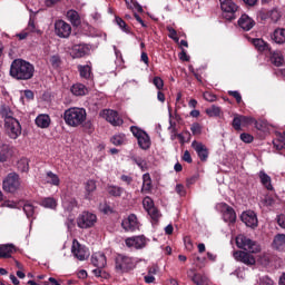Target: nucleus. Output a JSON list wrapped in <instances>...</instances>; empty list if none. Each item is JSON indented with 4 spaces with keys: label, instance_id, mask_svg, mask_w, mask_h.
Instances as JSON below:
<instances>
[{
    "label": "nucleus",
    "instance_id": "nucleus-9",
    "mask_svg": "<svg viewBox=\"0 0 285 285\" xmlns=\"http://www.w3.org/2000/svg\"><path fill=\"white\" fill-rule=\"evenodd\" d=\"M97 224V215L90 212H82L77 218L78 228H92Z\"/></svg>",
    "mask_w": 285,
    "mask_h": 285
},
{
    "label": "nucleus",
    "instance_id": "nucleus-43",
    "mask_svg": "<svg viewBox=\"0 0 285 285\" xmlns=\"http://www.w3.org/2000/svg\"><path fill=\"white\" fill-rule=\"evenodd\" d=\"M206 115H208V117H219V115H222V108L213 105L206 109Z\"/></svg>",
    "mask_w": 285,
    "mask_h": 285
},
{
    "label": "nucleus",
    "instance_id": "nucleus-30",
    "mask_svg": "<svg viewBox=\"0 0 285 285\" xmlns=\"http://www.w3.org/2000/svg\"><path fill=\"white\" fill-rule=\"evenodd\" d=\"M12 253H14V246L0 245V258L8 259L12 257Z\"/></svg>",
    "mask_w": 285,
    "mask_h": 285
},
{
    "label": "nucleus",
    "instance_id": "nucleus-16",
    "mask_svg": "<svg viewBox=\"0 0 285 285\" xmlns=\"http://www.w3.org/2000/svg\"><path fill=\"white\" fill-rule=\"evenodd\" d=\"M240 219L248 228H257V225L259 224L257 220V214L253 210L244 212L240 215Z\"/></svg>",
    "mask_w": 285,
    "mask_h": 285
},
{
    "label": "nucleus",
    "instance_id": "nucleus-49",
    "mask_svg": "<svg viewBox=\"0 0 285 285\" xmlns=\"http://www.w3.org/2000/svg\"><path fill=\"white\" fill-rule=\"evenodd\" d=\"M147 213L151 217V219H154L155 222H157V219L161 217V215L159 214V210L155 206L148 209Z\"/></svg>",
    "mask_w": 285,
    "mask_h": 285
},
{
    "label": "nucleus",
    "instance_id": "nucleus-26",
    "mask_svg": "<svg viewBox=\"0 0 285 285\" xmlns=\"http://www.w3.org/2000/svg\"><path fill=\"white\" fill-rule=\"evenodd\" d=\"M140 190L145 195L153 190V178H150V174L147 173L142 175V186Z\"/></svg>",
    "mask_w": 285,
    "mask_h": 285
},
{
    "label": "nucleus",
    "instance_id": "nucleus-13",
    "mask_svg": "<svg viewBox=\"0 0 285 285\" xmlns=\"http://www.w3.org/2000/svg\"><path fill=\"white\" fill-rule=\"evenodd\" d=\"M100 117L106 119L111 126H121L124 124V119L119 117V114L112 109H104L100 112Z\"/></svg>",
    "mask_w": 285,
    "mask_h": 285
},
{
    "label": "nucleus",
    "instance_id": "nucleus-60",
    "mask_svg": "<svg viewBox=\"0 0 285 285\" xmlns=\"http://www.w3.org/2000/svg\"><path fill=\"white\" fill-rule=\"evenodd\" d=\"M169 130L171 132V140L175 141L177 139V127H175V124L170 121Z\"/></svg>",
    "mask_w": 285,
    "mask_h": 285
},
{
    "label": "nucleus",
    "instance_id": "nucleus-53",
    "mask_svg": "<svg viewBox=\"0 0 285 285\" xmlns=\"http://www.w3.org/2000/svg\"><path fill=\"white\" fill-rule=\"evenodd\" d=\"M154 86L157 88V90H163L164 89V79L160 77H155L153 79Z\"/></svg>",
    "mask_w": 285,
    "mask_h": 285
},
{
    "label": "nucleus",
    "instance_id": "nucleus-11",
    "mask_svg": "<svg viewBox=\"0 0 285 285\" xmlns=\"http://www.w3.org/2000/svg\"><path fill=\"white\" fill-rule=\"evenodd\" d=\"M4 129L10 139H19L21 135V122L17 118L9 120V122H4Z\"/></svg>",
    "mask_w": 285,
    "mask_h": 285
},
{
    "label": "nucleus",
    "instance_id": "nucleus-36",
    "mask_svg": "<svg viewBox=\"0 0 285 285\" xmlns=\"http://www.w3.org/2000/svg\"><path fill=\"white\" fill-rule=\"evenodd\" d=\"M110 141L114 146H124L127 144L128 139L124 134H116L110 138Z\"/></svg>",
    "mask_w": 285,
    "mask_h": 285
},
{
    "label": "nucleus",
    "instance_id": "nucleus-37",
    "mask_svg": "<svg viewBox=\"0 0 285 285\" xmlns=\"http://www.w3.org/2000/svg\"><path fill=\"white\" fill-rule=\"evenodd\" d=\"M40 206L55 210V208H57V199H55L53 197L43 198L40 203Z\"/></svg>",
    "mask_w": 285,
    "mask_h": 285
},
{
    "label": "nucleus",
    "instance_id": "nucleus-24",
    "mask_svg": "<svg viewBox=\"0 0 285 285\" xmlns=\"http://www.w3.org/2000/svg\"><path fill=\"white\" fill-rule=\"evenodd\" d=\"M272 248L274 250H284L285 249V234H277L272 243Z\"/></svg>",
    "mask_w": 285,
    "mask_h": 285
},
{
    "label": "nucleus",
    "instance_id": "nucleus-3",
    "mask_svg": "<svg viewBox=\"0 0 285 285\" xmlns=\"http://www.w3.org/2000/svg\"><path fill=\"white\" fill-rule=\"evenodd\" d=\"M86 109L77 107L69 108L63 114L65 124L71 128L81 126L86 121Z\"/></svg>",
    "mask_w": 285,
    "mask_h": 285
},
{
    "label": "nucleus",
    "instance_id": "nucleus-55",
    "mask_svg": "<svg viewBox=\"0 0 285 285\" xmlns=\"http://www.w3.org/2000/svg\"><path fill=\"white\" fill-rule=\"evenodd\" d=\"M116 23L121 30H124V32H128V27L126 26V21H124V19L116 17Z\"/></svg>",
    "mask_w": 285,
    "mask_h": 285
},
{
    "label": "nucleus",
    "instance_id": "nucleus-18",
    "mask_svg": "<svg viewBox=\"0 0 285 285\" xmlns=\"http://www.w3.org/2000/svg\"><path fill=\"white\" fill-rule=\"evenodd\" d=\"M91 264H94L96 268H106V264H108L106 254L101 252L94 253L91 256Z\"/></svg>",
    "mask_w": 285,
    "mask_h": 285
},
{
    "label": "nucleus",
    "instance_id": "nucleus-50",
    "mask_svg": "<svg viewBox=\"0 0 285 285\" xmlns=\"http://www.w3.org/2000/svg\"><path fill=\"white\" fill-rule=\"evenodd\" d=\"M23 212L26 213L28 218L33 217L35 206H32V204H24Z\"/></svg>",
    "mask_w": 285,
    "mask_h": 285
},
{
    "label": "nucleus",
    "instance_id": "nucleus-32",
    "mask_svg": "<svg viewBox=\"0 0 285 285\" xmlns=\"http://www.w3.org/2000/svg\"><path fill=\"white\" fill-rule=\"evenodd\" d=\"M71 92L76 97H83V95H88V88L81 83H76L71 87Z\"/></svg>",
    "mask_w": 285,
    "mask_h": 285
},
{
    "label": "nucleus",
    "instance_id": "nucleus-59",
    "mask_svg": "<svg viewBox=\"0 0 285 285\" xmlns=\"http://www.w3.org/2000/svg\"><path fill=\"white\" fill-rule=\"evenodd\" d=\"M259 285H275V282L268 276H263L259 278Z\"/></svg>",
    "mask_w": 285,
    "mask_h": 285
},
{
    "label": "nucleus",
    "instance_id": "nucleus-64",
    "mask_svg": "<svg viewBox=\"0 0 285 285\" xmlns=\"http://www.w3.org/2000/svg\"><path fill=\"white\" fill-rule=\"evenodd\" d=\"M45 285H61V283L55 277H49L48 282H45Z\"/></svg>",
    "mask_w": 285,
    "mask_h": 285
},
{
    "label": "nucleus",
    "instance_id": "nucleus-34",
    "mask_svg": "<svg viewBox=\"0 0 285 285\" xmlns=\"http://www.w3.org/2000/svg\"><path fill=\"white\" fill-rule=\"evenodd\" d=\"M239 118H240V124L243 128H246L247 126H253V124H255L256 128L258 130L261 129L259 122H257L253 117L239 115Z\"/></svg>",
    "mask_w": 285,
    "mask_h": 285
},
{
    "label": "nucleus",
    "instance_id": "nucleus-7",
    "mask_svg": "<svg viewBox=\"0 0 285 285\" xmlns=\"http://www.w3.org/2000/svg\"><path fill=\"white\" fill-rule=\"evenodd\" d=\"M130 130H131L134 137H136V139L138 141V146L142 150H148V148H150V136H148L146 131H144L142 129H140L137 126H131Z\"/></svg>",
    "mask_w": 285,
    "mask_h": 285
},
{
    "label": "nucleus",
    "instance_id": "nucleus-62",
    "mask_svg": "<svg viewBox=\"0 0 285 285\" xmlns=\"http://www.w3.org/2000/svg\"><path fill=\"white\" fill-rule=\"evenodd\" d=\"M228 95L230 97H234V99H236L237 104H242V94H239V91H228Z\"/></svg>",
    "mask_w": 285,
    "mask_h": 285
},
{
    "label": "nucleus",
    "instance_id": "nucleus-51",
    "mask_svg": "<svg viewBox=\"0 0 285 285\" xmlns=\"http://www.w3.org/2000/svg\"><path fill=\"white\" fill-rule=\"evenodd\" d=\"M232 126H233L234 130H242L243 125H242L239 115H235Z\"/></svg>",
    "mask_w": 285,
    "mask_h": 285
},
{
    "label": "nucleus",
    "instance_id": "nucleus-56",
    "mask_svg": "<svg viewBox=\"0 0 285 285\" xmlns=\"http://www.w3.org/2000/svg\"><path fill=\"white\" fill-rule=\"evenodd\" d=\"M240 139L244 141V144H253V136L250 134L243 132L240 134Z\"/></svg>",
    "mask_w": 285,
    "mask_h": 285
},
{
    "label": "nucleus",
    "instance_id": "nucleus-41",
    "mask_svg": "<svg viewBox=\"0 0 285 285\" xmlns=\"http://www.w3.org/2000/svg\"><path fill=\"white\" fill-rule=\"evenodd\" d=\"M191 282L196 285H208V277L204 274H194Z\"/></svg>",
    "mask_w": 285,
    "mask_h": 285
},
{
    "label": "nucleus",
    "instance_id": "nucleus-4",
    "mask_svg": "<svg viewBox=\"0 0 285 285\" xmlns=\"http://www.w3.org/2000/svg\"><path fill=\"white\" fill-rule=\"evenodd\" d=\"M136 267L137 259L126 255H118L116 257V271L118 273H130V271H135Z\"/></svg>",
    "mask_w": 285,
    "mask_h": 285
},
{
    "label": "nucleus",
    "instance_id": "nucleus-14",
    "mask_svg": "<svg viewBox=\"0 0 285 285\" xmlns=\"http://www.w3.org/2000/svg\"><path fill=\"white\" fill-rule=\"evenodd\" d=\"M139 220L137 219V215L130 214L127 218H124L121 222V227L126 233H135V230H139Z\"/></svg>",
    "mask_w": 285,
    "mask_h": 285
},
{
    "label": "nucleus",
    "instance_id": "nucleus-23",
    "mask_svg": "<svg viewBox=\"0 0 285 285\" xmlns=\"http://www.w3.org/2000/svg\"><path fill=\"white\" fill-rule=\"evenodd\" d=\"M0 116L4 120V124H8L9 121L14 120V112H12V109L10 107L3 105L0 107Z\"/></svg>",
    "mask_w": 285,
    "mask_h": 285
},
{
    "label": "nucleus",
    "instance_id": "nucleus-5",
    "mask_svg": "<svg viewBox=\"0 0 285 285\" xmlns=\"http://www.w3.org/2000/svg\"><path fill=\"white\" fill-rule=\"evenodd\" d=\"M220 10L223 12L224 19L227 21H234L237 19V12L239 11V6L233 0H219Z\"/></svg>",
    "mask_w": 285,
    "mask_h": 285
},
{
    "label": "nucleus",
    "instance_id": "nucleus-47",
    "mask_svg": "<svg viewBox=\"0 0 285 285\" xmlns=\"http://www.w3.org/2000/svg\"><path fill=\"white\" fill-rule=\"evenodd\" d=\"M273 145L276 147V150H283L285 148V134L281 136L278 139L273 141Z\"/></svg>",
    "mask_w": 285,
    "mask_h": 285
},
{
    "label": "nucleus",
    "instance_id": "nucleus-8",
    "mask_svg": "<svg viewBox=\"0 0 285 285\" xmlns=\"http://www.w3.org/2000/svg\"><path fill=\"white\" fill-rule=\"evenodd\" d=\"M150 239L146 238L144 235L132 236L125 239L127 248H134L135 250H141L148 246Z\"/></svg>",
    "mask_w": 285,
    "mask_h": 285
},
{
    "label": "nucleus",
    "instance_id": "nucleus-33",
    "mask_svg": "<svg viewBox=\"0 0 285 285\" xmlns=\"http://www.w3.org/2000/svg\"><path fill=\"white\" fill-rule=\"evenodd\" d=\"M67 19L72 23V26H79L81 23V18L79 17V12L75 10L67 11Z\"/></svg>",
    "mask_w": 285,
    "mask_h": 285
},
{
    "label": "nucleus",
    "instance_id": "nucleus-54",
    "mask_svg": "<svg viewBox=\"0 0 285 285\" xmlns=\"http://www.w3.org/2000/svg\"><path fill=\"white\" fill-rule=\"evenodd\" d=\"M193 135H202V125L199 122H194L190 127Z\"/></svg>",
    "mask_w": 285,
    "mask_h": 285
},
{
    "label": "nucleus",
    "instance_id": "nucleus-57",
    "mask_svg": "<svg viewBox=\"0 0 285 285\" xmlns=\"http://www.w3.org/2000/svg\"><path fill=\"white\" fill-rule=\"evenodd\" d=\"M167 30L169 32V39H173L174 41H179V38L177 37V30L173 29V27H167Z\"/></svg>",
    "mask_w": 285,
    "mask_h": 285
},
{
    "label": "nucleus",
    "instance_id": "nucleus-19",
    "mask_svg": "<svg viewBox=\"0 0 285 285\" xmlns=\"http://www.w3.org/2000/svg\"><path fill=\"white\" fill-rule=\"evenodd\" d=\"M238 26L242 28V30H245V32H248V30H253L255 27V20L250 18L248 14H243L238 19Z\"/></svg>",
    "mask_w": 285,
    "mask_h": 285
},
{
    "label": "nucleus",
    "instance_id": "nucleus-46",
    "mask_svg": "<svg viewBox=\"0 0 285 285\" xmlns=\"http://www.w3.org/2000/svg\"><path fill=\"white\" fill-rule=\"evenodd\" d=\"M127 8H129V10H137L138 12H141L142 8L141 6H139V3H137V1L135 0H125Z\"/></svg>",
    "mask_w": 285,
    "mask_h": 285
},
{
    "label": "nucleus",
    "instance_id": "nucleus-35",
    "mask_svg": "<svg viewBox=\"0 0 285 285\" xmlns=\"http://www.w3.org/2000/svg\"><path fill=\"white\" fill-rule=\"evenodd\" d=\"M107 193L111 197H120L121 195H124V187H119L116 185H109V186H107Z\"/></svg>",
    "mask_w": 285,
    "mask_h": 285
},
{
    "label": "nucleus",
    "instance_id": "nucleus-10",
    "mask_svg": "<svg viewBox=\"0 0 285 285\" xmlns=\"http://www.w3.org/2000/svg\"><path fill=\"white\" fill-rule=\"evenodd\" d=\"M71 253L76 259H79V262H85V259L90 257V252L88 248L81 245L77 239L72 240Z\"/></svg>",
    "mask_w": 285,
    "mask_h": 285
},
{
    "label": "nucleus",
    "instance_id": "nucleus-21",
    "mask_svg": "<svg viewBox=\"0 0 285 285\" xmlns=\"http://www.w3.org/2000/svg\"><path fill=\"white\" fill-rule=\"evenodd\" d=\"M30 32H39V30H37V27L35 26V20L32 19L29 20L28 27L23 31L18 33L17 37L20 41H23V39H28Z\"/></svg>",
    "mask_w": 285,
    "mask_h": 285
},
{
    "label": "nucleus",
    "instance_id": "nucleus-61",
    "mask_svg": "<svg viewBox=\"0 0 285 285\" xmlns=\"http://www.w3.org/2000/svg\"><path fill=\"white\" fill-rule=\"evenodd\" d=\"M176 193L180 197H184L186 195V188L184 187V185L181 184L176 185Z\"/></svg>",
    "mask_w": 285,
    "mask_h": 285
},
{
    "label": "nucleus",
    "instance_id": "nucleus-6",
    "mask_svg": "<svg viewBox=\"0 0 285 285\" xmlns=\"http://www.w3.org/2000/svg\"><path fill=\"white\" fill-rule=\"evenodd\" d=\"M3 190L7 193H17L19 188L21 187V178H19V175L17 173H10L4 178L3 183Z\"/></svg>",
    "mask_w": 285,
    "mask_h": 285
},
{
    "label": "nucleus",
    "instance_id": "nucleus-58",
    "mask_svg": "<svg viewBox=\"0 0 285 285\" xmlns=\"http://www.w3.org/2000/svg\"><path fill=\"white\" fill-rule=\"evenodd\" d=\"M203 97L206 101H216L217 100V96H215L214 94H212L210 91H206L203 94Z\"/></svg>",
    "mask_w": 285,
    "mask_h": 285
},
{
    "label": "nucleus",
    "instance_id": "nucleus-1",
    "mask_svg": "<svg viewBox=\"0 0 285 285\" xmlns=\"http://www.w3.org/2000/svg\"><path fill=\"white\" fill-rule=\"evenodd\" d=\"M236 246L243 249L234 252L233 255L236 262H242V264H246V266H254L256 261L255 256H253L250 253H259V250H262L259 244L240 234L236 237Z\"/></svg>",
    "mask_w": 285,
    "mask_h": 285
},
{
    "label": "nucleus",
    "instance_id": "nucleus-44",
    "mask_svg": "<svg viewBox=\"0 0 285 285\" xmlns=\"http://www.w3.org/2000/svg\"><path fill=\"white\" fill-rule=\"evenodd\" d=\"M18 170H20V173H28V170H30V165L27 158H22L18 161Z\"/></svg>",
    "mask_w": 285,
    "mask_h": 285
},
{
    "label": "nucleus",
    "instance_id": "nucleus-17",
    "mask_svg": "<svg viewBox=\"0 0 285 285\" xmlns=\"http://www.w3.org/2000/svg\"><path fill=\"white\" fill-rule=\"evenodd\" d=\"M191 148H194V150L197 153L200 161H206V159H208V148H206V145L194 140L191 142Z\"/></svg>",
    "mask_w": 285,
    "mask_h": 285
},
{
    "label": "nucleus",
    "instance_id": "nucleus-39",
    "mask_svg": "<svg viewBox=\"0 0 285 285\" xmlns=\"http://www.w3.org/2000/svg\"><path fill=\"white\" fill-rule=\"evenodd\" d=\"M253 46H255L256 49H258L259 52H264L266 50H271L266 41L263 39L256 38L253 40Z\"/></svg>",
    "mask_w": 285,
    "mask_h": 285
},
{
    "label": "nucleus",
    "instance_id": "nucleus-28",
    "mask_svg": "<svg viewBox=\"0 0 285 285\" xmlns=\"http://www.w3.org/2000/svg\"><path fill=\"white\" fill-rule=\"evenodd\" d=\"M95 190H97V183L95 180H87L85 184V198L92 199Z\"/></svg>",
    "mask_w": 285,
    "mask_h": 285
},
{
    "label": "nucleus",
    "instance_id": "nucleus-48",
    "mask_svg": "<svg viewBox=\"0 0 285 285\" xmlns=\"http://www.w3.org/2000/svg\"><path fill=\"white\" fill-rule=\"evenodd\" d=\"M142 206L145 210H150V208H155V203L153 202V198L147 196L142 200Z\"/></svg>",
    "mask_w": 285,
    "mask_h": 285
},
{
    "label": "nucleus",
    "instance_id": "nucleus-52",
    "mask_svg": "<svg viewBox=\"0 0 285 285\" xmlns=\"http://www.w3.org/2000/svg\"><path fill=\"white\" fill-rule=\"evenodd\" d=\"M257 17L261 21H266V19H271V11H266V9H262L261 11H258Z\"/></svg>",
    "mask_w": 285,
    "mask_h": 285
},
{
    "label": "nucleus",
    "instance_id": "nucleus-31",
    "mask_svg": "<svg viewBox=\"0 0 285 285\" xmlns=\"http://www.w3.org/2000/svg\"><path fill=\"white\" fill-rule=\"evenodd\" d=\"M272 39L275 43H285V29H276L272 35Z\"/></svg>",
    "mask_w": 285,
    "mask_h": 285
},
{
    "label": "nucleus",
    "instance_id": "nucleus-2",
    "mask_svg": "<svg viewBox=\"0 0 285 285\" xmlns=\"http://www.w3.org/2000/svg\"><path fill=\"white\" fill-rule=\"evenodd\" d=\"M10 76L18 81H28L35 77V65L23 59H16L11 62Z\"/></svg>",
    "mask_w": 285,
    "mask_h": 285
},
{
    "label": "nucleus",
    "instance_id": "nucleus-25",
    "mask_svg": "<svg viewBox=\"0 0 285 285\" xmlns=\"http://www.w3.org/2000/svg\"><path fill=\"white\" fill-rule=\"evenodd\" d=\"M81 79H92V67L90 65H78Z\"/></svg>",
    "mask_w": 285,
    "mask_h": 285
},
{
    "label": "nucleus",
    "instance_id": "nucleus-29",
    "mask_svg": "<svg viewBox=\"0 0 285 285\" xmlns=\"http://www.w3.org/2000/svg\"><path fill=\"white\" fill-rule=\"evenodd\" d=\"M258 177L261 179V184L267 189V190H273V184H272V179L271 176H268V174H266V171L261 170L258 173Z\"/></svg>",
    "mask_w": 285,
    "mask_h": 285
},
{
    "label": "nucleus",
    "instance_id": "nucleus-20",
    "mask_svg": "<svg viewBox=\"0 0 285 285\" xmlns=\"http://www.w3.org/2000/svg\"><path fill=\"white\" fill-rule=\"evenodd\" d=\"M90 49L86 45H75L71 48V57L73 59H80L81 57H86Z\"/></svg>",
    "mask_w": 285,
    "mask_h": 285
},
{
    "label": "nucleus",
    "instance_id": "nucleus-45",
    "mask_svg": "<svg viewBox=\"0 0 285 285\" xmlns=\"http://www.w3.org/2000/svg\"><path fill=\"white\" fill-rule=\"evenodd\" d=\"M269 19L273 23H277L282 19V13L277 9H273L269 11Z\"/></svg>",
    "mask_w": 285,
    "mask_h": 285
},
{
    "label": "nucleus",
    "instance_id": "nucleus-38",
    "mask_svg": "<svg viewBox=\"0 0 285 285\" xmlns=\"http://www.w3.org/2000/svg\"><path fill=\"white\" fill-rule=\"evenodd\" d=\"M62 208H65V210H68L70 213V210H73L75 208H77V199L63 198L62 199Z\"/></svg>",
    "mask_w": 285,
    "mask_h": 285
},
{
    "label": "nucleus",
    "instance_id": "nucleus-12",
    "mask_svg": "<svg viewBox=\"0 0 285 285\" xmlns=\"http://www.w3.org/2000/svg\"><path fill=\"white\" fill-rule=\"evenodd\" d=\"M217 209L223 213L224 222H227L228 224H235L237 214H235V209H233V207L228 206L226 203H219L217 205Z\"/></svg>",
    "mask_w": 285,
    "mask_h": 285
},
{
    "label": "nucleus",
    "instance_id": "nucleus-42",
    "mask_svg": "<svg viewBox=\"0 0 285 285\" xmlns=\"http://www.w3.org/2000/svg\"><path fill=\"white\" fill-rule=\"evenodd\" d=\"M271 61L274 66L279 67L284 63V56L282 55V52L276 51L272 55Z\"/></svg>",
    "mask_w": 285,
    "mask_h": 285
},
{
    "label": "nucleus",
    "instance_id": "nucleus-40",
    "mask_svg": "<svg viewBox=\"0 0 285 285\" xmlns=\"http://www.w3.org/2000/svg\"><path fill=\"white\" fill-rule=\"evenodd\" d=\"M10 147L8 145L0 146V161H8L11 157Z\"/></svg>",
    "mask_w": 285,
    "mask_h": 285
},
{
    "label": "nucleus",
    "instance_id": "nucleus-22",
    "mask_svg": "<svg viewBox=\"0 0 285 285\" xmlns=\"http://www.w3.org/2000/svg\"><path fill=\"white\" fill-rule=\"evenodd\" d=\"M45 184H49L50 186H60L61 179L59 178V175L52 173V171H46V175L43 177Z\"/></svg>",
    "mask_w": 285,
    "mask_h": 285
},
{
    "label": "nucleus",
    "instance_id": "nucleus-27",
    "mask_svg": "<svg viewBox=\"0 0 285 285\" xmlns=\"http://www.w3.org/2000/svg\"><path fill=\"white\" fill-rule=\"evenodd\" d=\"M50 116L47 114H40L39 116H37L36 118V126H38V128H49L50 127Z\"/></svg>",
    "mask_w": 285,
    "mask_h": 285
},
{
    "label": "nucleus",
    "instance_id": "nucleus-63",
    "mask_svg": "<svg viewBox=\"0 0 285 285\" xmlns=\"http://www.w3.org/2000/svg\"><path fill=\"white\" fill-rule=\"evenodd\" d=\"M277 224L281 228L285 229V215L281 214L277 216Z\"/></svg>",
    "mask_w": 285,
    "mask_h": 285
},
{
    "label": "nucleus",
    "instance_id": "nucleus-15",
    "mask_svg": "<svg viewBox=\"0 0 285 285\" xmlns=\"http://www.w3.org/2000/svg\"><path fill=\"white\" fill-rule=\"evenodd\" d=\"M56 35L62 39H68L72 32V27L63 20H58L55 23Z\"/></svg>",
    "mask_w": 285,
    "mask_h": 285
}]
</instances>
